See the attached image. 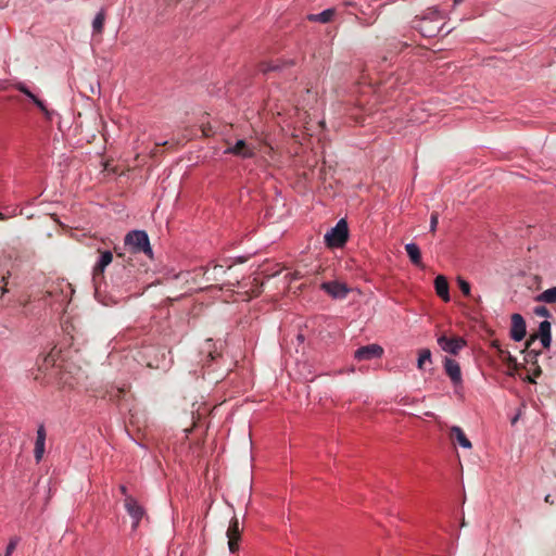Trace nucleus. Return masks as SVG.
<instances>
[{"label":"nucleus","instance_id":"obj_1","mask_svg":"<svg viewBox=\"0 0 556 556\" xmlns=\"http://www.w3.org/2000/svg\"><path fill=\"white\" fill-rule=\"evenodd\" d=\"M114 251L117 257L122 258L123 262L115 264L111 279L117 287H125L137 279V270L135 269L131 257L126 260L125 254L118 252L117 248H114Z\"/></svg>","mask_w":556,"mask_h":556},{"label":"nucleus","instance_id":"obj_2","mask_svg":"<svg viewBox=\"0 0 556 556\" xmlns=\"http://www.w3.org/2000/svg\"><path fill=\"white\" fill-rule=\"evenodd\" d=\"M124 247L130 253H143L149 258L153 257L149 236L144 230H131L124 238Z\"/></svg>","mask_w":556,"mask_h":556},{"label":"nucleus","instance_id":"obj_3","mask_svg":"<svg viewBox=\"0 0 556 556\" xmlns=\"http://www.w3.org/2000/svg\"><path fill=\"white\" fill-rule=\"evenodd\" d=\"M348 238V224L344 219H340L337 225L325 235V242L330 248H340L344 245Z\"/></svg>","mask_w":556,"mask_h":556},{"label":"nucleus","instance_id":"obj_4","mask_svg":"<svg viewBox=\"0 0 556 556\" xmlns=\"http://www.w3.org/2000/svg\"><path fill=\"white\" fill-rule=\"evenodd\" d=\"M100 256L92 269V279L97 285L104 277L105 268L112 263L113 254L111 251H100Z\"/></svg>","mask_w":556,"mask_h":556},{"label":"nucleus","instance_id":"obj_5","mask_svg":"<svg viewBox=\"0 0 556 556\" xmlns=\"http://www.w3.org/2000/svg\"><path fill=\"white\" fill-rule=\"evenodd\" d=\"M538 339H540L541 344L544 349H548L551 346L552 336H551V323L549 321L544 320V321L540 323L538 333L531 334L529 337V339L527 340L528 348L532 346V344Z\"/></svg>","mask_w":556,"mask_h":556},{"label":"nucleus","instance_id":"obj_6","mask_svg":"<svg viewBox=\"0 0 556 556\" xmlns=\"http://www.w3.org/2000/svg\"><path fill=\"white\" fill-rule=\"evenodd\" d=\"M438 344L443 351L453 355H457L459 351L466 345V341L460 337L448 338L447 336L442 334L438 338Z\"/></svg>","mask_w":556,"mask_h":556},{"label":"nucleus","instance_id":"obj_7","mask_svg":"<svg viewBox=\"0 0 556 556\" xmlns=\"http://www.w3.org/2000/svg\"><path fill=\"white\" fill-rule=\"evenodd\" d=\"M124 507L128 515L132 519L131 528L132 530L137 529L140 520L144 516L143 508L138 504V502L130 495H127L124 500Z\"/></svg>","mask_w":556,"mask_h":556},{"label":"nucleus","instance_id":"obj_8","mask_svg":"<svg viewBox=\"0 0 556 556\" xmlns=\"http://www.w3.org/2000/svg\"><path fill=\"white\" fill-rule=\"evenodd\" d=\"M383 354V349L379 344H368L357 349L354 353V357L357 361H369L379 358Z\"/></svg>","mask_w":556,"mask_h":556},{"label":"nucleus","instance_id":"obj_9","mask_svg":"<svg viewBox=\"0 0 556 556\" xmlns=\"http://www.w3.org/2000/svg\"><path fill=\"white\" fill-rule=\"evenodd\" d=\"M226 154H232L242 159H251L255 155V149L249 146L245 140L240 139L233 146L225 150Z\"/></svg>","mask_w":556,"mask_h":556},{"label":"nucleus","instance_id":"obj_10","mask_svg":"<svg viewBox=\"0 0 556 556\" xmlns=\"http://www.w3.org/2000/svg\"><path fill=\"white\" fill-rule=\"evenodd\" d=\"M241 536V529L239 527V520L237 517H233L230 520L228 530H227V538H228V546L229 551L231 553H235L239 548V541Z\"/></svg>","mask_w":556,"mask_h":556},{"label":"nucleus","instance_id":"obj_11","mask_svg":"<svg viewBox=\"0 0 556 556\" xmlns=\"http://www.w3.org/2000/svg\"><path fill=\"white\" fill-rule=\"evenodd\" d=\"M320 288L334 299H344L349 293L346 285L339 281L324 282Z\"/></svg>","mask_w":556,"mask_h":556},{"label":"nucleus","instance_id":"obj_12","mask_svg":"<svg viewBox=\"0 0 556 556\" xmlns=\"http://www.w3.org/2000/svg\"><path fill=\"white\" fill-rule=\"evenodd\" d=\"M444 369L446 375L450 377L451 381L455 387H458L463 382L462 371L459 364L452 358L445 357L444 359Z\"/></svg>","mask_w":556,"mask_h":556},{"label":"nucleus","instance_id":"obj_13","mask_svg":"<svg viewBox=\"0 0 556 556\" xmlns=\"http://www.w3.org/2000/svg\"><path fill=\"white\" fill-rule=\"evenodd\" d=\"M526 321L520 314L511 316L510 337L515 341H521L526 337Z\"/></svg>","mask_w":556,"mask_h":556},{"label":"nucleus","instance_id":"obj_14","mask_svg":"<svg viewBox=\"0 0 556 556\" xmlns=\"http://www.w3.org/2000/svg\"><path fill=\"white\" fill-rule=\"evenodd\" d=\"M448 438L453 443H458L464 448L469 450L472 447L470 440L466 437L464 430L458 426L451 427Z\"/></svg>","mask_w":556,"mask_h":556},{"label":"nucleus","instance_id":"obj_15","mask_svg":"<svg viewBox=\"0 0 556 556\" xmlns=\"http://www.w3.org/2000/svg\"><path fill=\"white\" fill-rule=\"evenodd\" d=\"M434 289L437 294L444 301L448 302L451 300L450 298V288H448V281L445 276L439 275L434 279Z\"/></svg>","mask_w":556,"mask_h":556},{"label":"nucleus","instance_id":"obj_16","mask_svg":"<svg viewBox=\"0 0 556 556\" xmlns=\"http://www.w3.org/2000/svg\"><path fill=\"white\" fill-rule=\"evenodd\" d=\"M226 273L224 269V266L222 265H214L212 269H205L203 271V277L205 281L207 282L206 286L201 287V289L207 288L213 285V282L219 281L220 276H223Z\"/></svg>","mask_w":556,"mask_h":556},{"label":"nucleus","instance_id":"obj_17","mask_svg":"<svg viewBox=\"0 0 556 556\" xmlns=\"http://www.w3.org/2000/svg\"><path fill=\"white\" fill-rule=\"evenodd\" d=\"M45 442H46V429L42 425H40L37 429V438L35 443V459L39 463L45 453Z\"/></svg>","mask_w":556,"mask_h":556},{"label":"nucleus","instance_id":"obj_18","mask_svg":"<svg viewBox=\"0 0 556 556\" xmlns=\"http://www.w3.org/2000/svg\"><path fill=\"white\" fill-rule=\"evenodd\" d=\"M405 251L414 265L422 266L421 252L416 243H407L405 245Z\"/></svg>","mask_w":556,"mask_h":556},{"label":"nucleus","instance_id":"obj_19","mask_svg":"<svg viewBox=\"0 0 556 556\" xmlns=\"http://www.w3.org/2000/svg\"><path fill=\"white\" fill-rule=\"evenodd\" d=\"M334 13V9H327L318 14L308 15V20L312 22H319L325 24L329 23L332 20Z\"/></svg>","mask_w":556,"mask_h":556},{"label":"nucleus","instance_id":"obj_20","mask_svg":"<svg viewBox=\"0 0 556 556\" xmlns=\"http://www.w3.org/2000/svg\"><path fill=\"white\" fill-rule=\"evenodd\" d=\"M457 285H458L460 291L463 292V294L465 296H467L468 299L473 300L476 303H480L481 298L480 296H473L471 294L470 283L467 280H465L462 277H457Z\"/></svg>","mask_w":556,"mask_h":556},{"label":"nucleus","instance_id":"obj_21","mask_svg":"<svg viewBox=\"0 0 556 556\" xmlns=\"http://www.w3.org/2000/svg\"><path fill=\"white\" fill-rule=\"evenodd\" d=\"M105 22V11L100 10L93 18L92 30L94 34H102Z\"/></svg>","mask_w":556,"mask_h":556},{"label":"nucleus","instance_id":"obj_22","mask_svg":"<svg viewBox=\"0 0 556 556\" xmlns=\"http://www.w3.org/2000/svg\"><path fill=\"white\" fill-rule=\"evenodd\" d=\"M419 29L424 36L433 37L439 33L440 27L439 26H428V20L422 18Z\"/></svg>","mask_w":556,"mask_h":556},{"label":"nucleus","instance_id":"obj_23","mask_svg":"<svg viewBox=\"0 0 556 556\" xmlns=\"http://www.w3.org/2000/svg\"><path fill=\"white\" fill-rule=\"evenodd\" d=\"M538 301L545 303H556V287L549 288L543 291L539 296Z\"/></svg>","mask_w":556,"mask_h":556},{"label":"nucleus","instance_id":"obj_24","mask_svg":"<svg viewBox=\"0 0 556 556\" xmlns=\"http://www.w3.org/2000/svg\"><path fill=\"white\" fill-rule=\"evenodd\" d=\"M426 362H431V351L429 349H422L419 351V357L417 363L418 369H422L424 364Z\"/></svg>","mask_w":556,"mask_h":556},{"label":"nucleus","instance_id":"obj_25","mask_svg":"<svg viewBox=\"0 0 556 556\" xmlns=\"http://www.w3.org/2000/svg\"><path fill=\"white\" fill-rule=\"evenodd\" d=\"M526 351H527L526 356H525L526 362L536 364V357L541 353V351L532 350L531 346L528 348L527 344H526Z\"/></svg>","mask_w":556,"mask_h":556},{"label":"nucleus","instance_id":"obj_26","mask_svg":"<svg viewBox=\"0 0 556 556\" xmlns=\"http://www.w3.org/2000/svg\"><path fill=\"white\" fill-rule=\"evenodd\" d=\"M503 362L506 363V365L509 369V375H513L514 371L517 370V368H518L517 359L514 356H511L510 353H507V356Z\"/></svg>","mask_w":556,"mask_h":556},{"label":"nucleus","instance_id":"obj_27","mask_svg":"<svg viewBox=\"0 0 556 556\" xmlns=\"http://www.w3.org/2000/svg\"><path fill=\"white\" fill-rule=\"evenodd\" d=\"M281 67V65L277 62H264L260 65V70L263 72V73H267V72H271V71H277Z\"/></svg>","mask_w":556,"mask_h":556},{"label":"nucleus","instance_id":"obj_28","mask_svg":"<svg viewBox=\"0 0 556 556\" xmlns=\"http://www.w3.org/2000/svg\"><path fill=\"white\" fill-rule=\"evenodd\" d=\"M34 104L45 114V116L48 118V119H51V115L52 113L47 109L46 104L39 99V98H35L33 100Z\"/></svg>","mask_w":556,"mask_h":556},{"label":"nucleus","instance_id":"obj_29","mask_svg":"<svg viewBox=\"0 0 556 556\" xmlns=\"http://www.w3.org/2000/svg\"><path fill=\"white\" fill-rule=\"evenodd\" d=\"M18 538L14 536L10 540L7 548H5V554L4 556H11L12 553L15 551L17 544H18Z\"/></svg>","mask_w":556,"mask_h":556},{"label":"nucleus","instance_id":"obj_30","mask_svg":"<svg viewBox=\"0 0 556 556\" xmlns=\"http://www.w3.org/2000/svg\"><path fill=\"white\" fill-rule=\"evenodd\" d=\"M201 130H202V135L204 137H211L215 134V129H214L213 125H211L210 123L203 124L201 126Z\"/></svg>","mask_w":556,"mask_h":556},{"label":"nucleus","instance_id":"obj_31","mask_svg":"<svg viewBox=\"0 0 556 556\" xmlns=\"http://www.w3.org/2000/svg\"><path fill=\"white\" fill-rule=\"evenodd\" d=\"M438 223H439V214H438V212H433L430 217V231L431 232H435Z\"/></svg>","mask_w":556,"mask_h":556},{"label":"nucleus","instance_id":"obj_32","mask_svg":"<svg viewBox=\"0 0 556 556\" xmlns=\"http://www.w3.org/2000/svg\"><path fill=\"white\" fill-rule=\"evenodd\" d=\"M16 88L26 97H28L31 101L36 98V96L25 85L18 84Z\"/></svg>","mask_w":556,"mask_h":556},{"label":"nucleus","instance_id":"obj_33","mask_svg":"<svg viewBox=\"0 0 556 556\" xmlns=\"http://www.w3.org/2000/svg\"><path fill=\"white\" fill-rule=\"evenodd\" d=\"M307 275V271H302L301 269H295L290 274V281H294L298 279H302Z\"/></svg>","mask_w":556,"mask_h":556},{"label":"nucleus","instance_id":"obj_34","mask_svg":"<svg viewBox=\"0 0 556 556\" xmlns=\"http://www.w3.org/2000/svg\"><path fill=\"white\" fill-rule=\"evenodd\" d=\"M534 313H535V315L541 316V317H548L549 316V312H548V309L545 306H538V307H535L534 308Z\"/></svg>","mask_w":556,"mask_h":556},{"label":"nucleus","instance_id":"obj_35","mask_svg":"<svg viewBox=\"0 0 556 556\" xmlns=\"http://www.w3.org/2000/svg\"><path fill=\"white\" fill-rule=\"evenodd\" d=\"M7 282L5 277L3 275L0 276V299L3 296V294L7 292Z\"/></svg>","mask_w":556,"mask_h":556},{"label":"nucleus","instance_id":"obj_36","mask_svg":"<svg viewBox=\"0 0 556 556\" xmlns=\"http://www.w3.org/2000/svg\"><path fill=\"white\" fill-rule=\"evenodd\" d=\"M125 392H126V390L124 388H117L116 393L111 394V399L121 400L124 396Z\"/></svg>","mask_w":556,"mask_h":556},{"label":"nucleus","instance_id":"obj_37","mask_svg":"<svg viewBox=\"0 0 556 556\" xmlns=\"http://www.w3.org/2000/svg\"><path fill=\"white\" fill-rule=\"evenodd\" d=\"M541 374H542V369L540 368V366H536V368L533 372V377H531V376L528 377L529 382L534 383L535 382L534 377H539Z\"/></svg>","mask_w":556,"mask_h":556},{"label":"nucleus","instance_id":"obj_38","mask_svg":"<svg viewBox=\"0 0 556 556\" xmlns=\"http://www.w3.org/2000/svg\"><path fill=\"white\" fill-rule=\"evenodd\" d=\"M507 353H509L507 350H504L503 348H498L497 355L502 361H504L506 358Z\"/></svg>","mask_w":556,"mask_h":556},{"label":"nucleus","instance_id":"obj_39","mask_svg":"<svg viewBox=\"0 0 556 556\" xmlns=\"http://www.w3.org/2000/svg\"><path fill=\"white\" fill-rule=\"evenodd\" d=\"M545 503L549 504V505H553L554 504V500L552 497V495L547 494L544 498Z\"/></svg>","mask_w":556,"mask_h":556},{"label":"nucleus","instance_id":"obj_40","mask_svg":"<svg viewBox=\"0 0 556 556\" xmlns=\"http://www.w3.org/2000/svg\"><path fill=\"white\" fill-rule=\"evenodd\" d=\"M119 490H121L122 494H124V495H125V497L128 495V494H127V488H126L125 485H121V486H119Z\"/></svg>","mask_w":556,"mask_h":556},{"label":"nucleus","instance_id":"obj_41","mask_svg":"<svg viewBox=\"0 0 556 556\" xmlns=\"http://www.w3.org/2000/svg\"><path fill=\"white\" fill-rule=\"evenodd\" d=\"M167 143H168L167 141H164L163 143H156V148H155V151L153 152V155H155V154H156V152H157V148H159L160 146H166Z\"/></svg>","mask_w":556,"mask_h":556},{"label":"nucleus","instance_id":"obj_42","mask_svg":"<svg viewBox=\"0 0 556 556\" xmlns=\"http://www.w3.org/2000/svg\"><path fill=\"white\" fill-rule=\"evenodd\" d=\"M492 345L496 349V351H498V348H502L497 341H494Z\"/></svg>","mask_w":556,"mask_h":556},{"label":"nucleus","instance_id":"obj_43","mask_svg":"<svg viewBox=\"0 0 556 556\" xmlns=\"http://www.w3.org/2000/svg\"><path fill=\"white\" fill-rule=\"evenodd\" d=\"M463 0H454V4L457 5L462 2Z\"/></svg>","mask_w":556,"mask_h":556}]
</instances>
